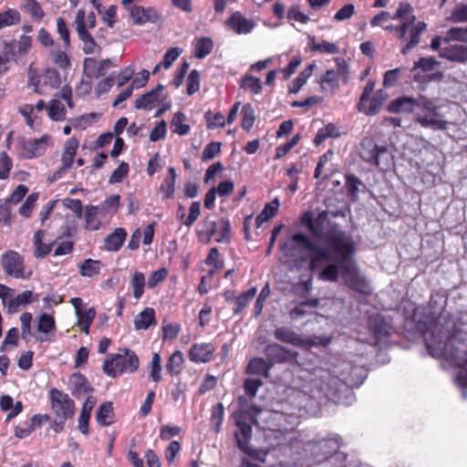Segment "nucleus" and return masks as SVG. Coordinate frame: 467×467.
Listing matches in <instances>:
<instances>
[{
	"mask_svg": "<svg viewBox=\"0 0 467 467\" xmlns=\"http://www.w3.org/2000/svg\"><path fill=\"white\" fill-rule=\"evenodd\" d=\"M390 326L381 316H376L369 320V329L377 337H385L390 333Z\"/></svg>",
	"mask_w": 467,
	"mask_h": 467,
	"instance_id": "58836bf2",
	"label": "nucleus"
},
{
	"mask_svg": "<svg viewBox=\"0 0 467 467\" xmlns=\"http://www.w3.org/2000/svg\"><path fill=\"white\" fill-rule=\"evenodd\" d=\"M2 265L6 275L15 278H27L24 274V259L14 250H8L2 255Z\"/></svg>",
	"mask_w": 467,
	"mask_h": 467,
	"instance_id": "4468645a",
	"label": "nucleus"
},
{
	"mask_svg": "<svg viewBox=\"0 0 467 467\" xmlns=\"http://www.w3.org/2000/svg\"><path fill=\"white\" fill-rule=\"evenodd\" d=\"M114 83L115 78L112 75H109V77L101 79L95 88V93L97 97H100L101 95L109 92L113 87Z\"/></svg>",
	"mask_w": 467,
	"mask_h": 467,
	"instance_id": "e2e57ef3",
	"label": "nucleus"
},
{
	"mask_svg": "<svg viewBox=\"0 0 467 467\" xmlns=\"http://www.w3.org/2000/svg\"><path fill=\"white\" fill-rule=\"evenodd\" d=\"M95 404L96 399L89 396L83 403L80 415L78 417V429L85 435L88 433V422Z\"/></svg>",
	"mask_w": 467,
	"mask_h": 467,
	"instance_id": "c85d7f7f",
	"label": "nucleus"
},
{
	"mask_svg": "<svg viewBox=\"0 0 467 467\" xmlns=\"http://www.w3.org/2000/svg\"><path fill=\"white\" fill-rule=\"evenodd\" d=\"M418 109H422L433 117H440L438 110L445 106V101L440 99H429L423 95H419L416 98Z\"/></svg>",
	"mask_w": 467,
	"mask_h": 467,
	"instance_id": "cd10ccee",
	"label": "nucleus"
},
{
	"mask_svg": "<svg viewBox=\"0 0 467 467\" xmlns=\"http://www.w3.org/2000/svg\"><path fill=\"white\" fill-rule=\"evenodd\" d=\"M100 268V261L86 259L80 265L79 273L82 276L91 277L93 275H99Z\"/></svg>",
	"mask_w": 467,
	"mask_h": 467,
	"instance_id": "8fccbe9b",
	"label": "nucleus"
},
{
	"mask_svg": "<svg viewBox=\"0 0 467 467\" xmlns=\"http://www.w3.org/2000/svg\"><path fill=\"white\" fill-rule=\"evenodd\" d=\"M137 109H155L154 117L166 113L171 107V99L165 87L161 84L151 90L140 95L134 101Z\"/></svg>",
	"mask_w": 467,
	"mask_h": 467,
	"instance_id": "423d86ee",
	"label": "nucleus"
},
{
	"mask_svg": "<svg viewBox=\"0 0 467 467\" xmlns=\"http://www.w3.org/2000/svg\"><path fill=\"white\" fill-rule=\"evenodd\" d=\"M308 46L311 51L318 52L321 54H337L338 53V47L336 44L330 43L328 41L323 40L320 43H317L315 41V36H308Z\"/></svg>",
	"mask_w": 467,
	"mask_h": 467,
	"instance_id": "4c0bfd02",
	"label": "nucleus"
},
{
	"mask_svg": "<svg viewBox=\"0 0 467 467\" xmlns=\"http://www.w3.org/2000/svg\"><path fill=\"white\" fill-rule=\"evenodd\" d=\"M38 300V295L30 290H26L11 299L7 304V312L15 314L19 311L21 306H25L32 302Z\"/></svg>",
	"mask_w": 467,
	"mask_h": 467,
	"instance_id": "5701e85b",
	"label": "nucleus"
},
{
	"mask_svg": "<svg viewBox=\"0 0 467 467\" xmlns=\"http://www.w3.org/2000/svg\"><path fill=\"white\" fill-rule=\"evenodd\" d=\"M130 285L132 287L133 297L140 299L144 293L145 286V275L141 272H135L131 280Z\"/></svg>",
	"mask_w": 467,
	"mask_h": 467,
	"instance_id": "3c124183",
	"label": "nucleus"
},
{
	"mask_svg": "<svg viewBox=\"0 0 467 467\" xmlns=\"http://www.w3.org/2000/svg\"><path fill=\"white\" fill-rule=\"evenodd\" d=\"M221 142L213 141L208 143L203 150L202 155V161H207L209 160L213 159L221 152Z\"/></svg>",
	"mask_w": 467,
	"mask_h": 467,
	"instance_id": "052dcab7",
	"label": "nucleus"
},
{
	"mask_svg": "<svg viewBox=\"0 0 467 467\" xmlns=\"http://www.w3.org/2000/svg\"><path fill=\"white\" fill-rule=\"evenodd\" d=\"M313 66L310 65L306 68H305L299 75L292 81L289 86L290 93H297L300 88L306 83L307 79L312 74Z\"/></svg>",
	"mask_w": 467,
	"mask_h": 467,
	"instance_id": "603ef678",
	"label": "nucleus"
},
{
	"mask_svg": "<svg viewBox=\"0 0 467 467\" xmlns=\"http://www.w3.org/2000/svg\"><path fill=\"white\" fill-rule=\"evenodd\" d=\"M445 43L451 41L467 42V26L466 27H451L446 32L443 38Z\"/></svg>",
	"mask_w": 467,
	"mask_h": 467,
	"instance_id": "864d4df0",
	"label": "nucleus"
},
{
	"mask_svg": "<svg viewBox=\"0 0 467 467\" xmlns=\"http://www.w3.org/2000/svg\"><path fill=\"white\" fill-rule=\"evenodd\" d=\"M420 125L425 128H431L432 130H446L449 124L442 119H417Z\"/></svg>",
	"mask_w": 467,
	"mask_h": 467,
	"instance_id": "680f3d73",
	"label": "nucleus"
},
{
	"mask_svg": "<svg viewBox=\"0 0 467 467\" xmlns=\"http://www.w3.org/2000/svg\"><path fill=\"white\" fill-rule=\"evenodd\" d=\"M51 408L56 416L62 420L71 419L75 414V403L72 399L57 389H52L49 391Z\"/></svg>",
	"mask_w": 467,
	"mask_h": 467,
	"instance_id": "9d476101",
	"label": "nucleus"
},
{
	"mask_svg": "<svg viewBox=\"0 0 467 467\" xmlns=\"http://www.w3.org/2000/svg\"><path fill=\"white\" fill-rule=\"evenodd\" d=\"M262 385L263 381L260 379H246L244 383L245 395L254 398Z\"/></svg>",
	"mask_w": 467,
	"mask_h": 467,
	"instance_id": "0e129e2a",
	"label": "nucleus"
},
{
	"mask_svg": "<svg viewBox=\"0 0 467 467\" xmlns=\"http://www.w3.org/2000/svg\"><path fill=\"white\" fill-rule=\"evenodd\" d=\"M150 377L156 383L161 380V358L159 353H153L152 355Z\"/></svg>",
	"mask_w": 467,
	"mask_h": 467,
	"instance_id": "5fc2aeb1",
	"label": "nucleus"
},
{
	"mask_svg": "<svg viewBox=\"0 0 467 467\" xmlns=\"http://www.w3.org/2000/svg\"><path fill=\"white\" fill-rule=\"evenodd\" d=\"M213 41L208 36L198 38L194 45V56L202 59L213 52Z\"/></svg>",
	"mask_w": 467,
	"mask_h": 467,
	"instance_id": "ea45409f",
	"label": "nucleus"
},
{
	"mask_svg": "<svg viewBox=\"0 0 467 467\" xmlns=\"http://www.w3.org/2000/svg\"><path fill=\"white\" fill-rule=\"evenodd\" d=\"M50 137L44 135L39 139L29 140L25 142L24 148L29 153V157H39L44 154Z\"/></svg>",
	"mask_w": 467,
	"mask_h": 467,
	"instance_id": "7c9ffc66",
	"label": "nucleus"
},
{
	"mask_svg": "<svg viewBox=\"0 0 467 467\" xmlns=\"http://www.w3.org/2000/svg\"><path fill=\"white\" fill-rule=\"evenodd\" d=\"M38 199V193L33 192L26 199L25 202L22 204V206L19 208V213L25 217H29L32 209L36 203V202Z\"/></svg>",
	"mask_w": 467,
	"mask_h": 467,
	"instance_id": "338daca9",
	"label": "nucleus"
},
{
	"mask_svg": "<svg viewBox=\"0 0 467 467\" xmlns=\"http://www.w3.org/2000/svg\"><path fill=\"white\" fill-rule=\"evenodd\" d=\"M367 375V369L363 366L349 360H341L312 381V396L320 401L326 400L334 403H345L351 398L352 389L359 387Z\"/></svg>",
	"mask_w": 467,
	"mask_h": 467,
	"instance_id": "f03ea898",
	"label": "nucleus"
},
{
	"mask_svg": "<svg viewBox=\"0 0 467 467\" xmlns=\"http://www.w3.org/2000/svg\"><path fill=\"white\" fill-rule=\"evenodd\" d=\"M226 26L237 35H246L252 32L255 23L245 18L241 12H234L225 22Z\"/></svg>",
	"mask_w": 467,
	"mask_h": 467,
	"instance_id": "f3484780",
	"label": "nucleus"
},
{
	"mask_svg": "<svg viewBox=\"0 0 467 467\" xmlns=\"http://www.w3.org/2000/svg\"><path fill=\"white\" fill-rule=\"evenodd\" d=\"M21 15L18 10L7 8L4 12H0V29L19 24Z\"/></svg>",
	"mask_w": 467,
	"mask_h": 467,
	"instance_id": "79ce46f5",
	"label": "nucleus"
},
{
	"mask_svg": "<svg viewBox=\"0 0 467 467\" xmlns=\"http://www.w3.org/2000/svg\"><path fill=\"white\" fill-rule=\"evenodd\" d=\"M362 98L359 99V102L358 104V109L359 112L364 113L366 115H376L379 112L381 106L376 100H374V97H366V100L363 101Z\"/></svg>",
	"mask_w": 467,
	"mask_h": 467,
	"instance_id": "c03bdc74",
	"label": "nucleus"
},
{
	"mask_svg": "<svg viewBox=\"0 0 467 467\" xmlns=\"http://www.w3.org/2000/svg\"><path fill=\"white\" fill-rule=\"evenodd\" d=\"M98 206L87 205L85 212L86 228L95 231L100 226V222L98 218Z\"/></svg>",
	"mask_w": 467,
	"mask_h": 467,
	"instance_id": "09e8293b",
	"label": "nucleus"
},
{
	"mask_svg": "<svg viewBox=\"0 0 467 467\" xmlns=\"http://www.w3.org/2000/svg\"><path fill=\"white\" fill-rule=\"evenodd\" d=\"M156 323L153 308L147 307L135 317L134 327L136 330H146Z\"/></svg>",
	"mask_w": 467,
	"mask_h": 467,
	"instance_id": "2f4dec72",
	"label": "nucleus"
},
{
	"mask_svg": "<svg viewBox=\"0 0 467 467\" xmlns=\"http://www.w3.org/2000/svg\"><path fill=\"white\" fill-rule=\"evenodd\" d=\"M117 67V64L109 58L96 60L93 57H86L84 59V72L88 78H99L104 76L111 67Z\"/></svg>",
	"mask_w": 467,
	"mask_h": 467,
	"instance_id": "dca6fc26",
	"label": "nucleus"
},
{
	"mask_svg": "<svg viewBox=\"0 0 467 467\" xmlns=\"http://www.w3.org/2000/svg\"><path fill=\"white\" fill-rule=\"evenodd\" d=\"M200 88V73L197 69L190 72L187 78L186 92L189 96L196 93Z\"/></svg>",
	"mask_w": 467,
	"mask_h": 467,
	"instance_id": "13d9d810",
	"label": "nucleus"
},
{
	"mask_svg": "<svg viewBox=\"0 0 467 467\" xmlns=\"http://www.w3.org/2000/svg\"><path fill=\"white\" fill-rule=\"evenodd\" d=\"M216 232V222L213 220L210 215H207L202 220L201 228L197 230V236L200 242L208 244Z\"/></svg>",
	"mask_w": 467,
	"mask_h": 467,
	"instance_id": "c756f323",
	"label": "nucleus"
},
{
	"mask_svg": "<svg viewBox=\"0 0 467 467\" xmlns=\"http://www.w3.org/2000/svg\"><path fill=\"white\" fill-rule=\"evenodd\" d=\"M176 178V170L173 167H169L168 174L160 187V191L163 193V199H170L172 197L175 192Z\"/></svg>",
	"mask_w": 467,
	"mask_h": 467,
	"instance_id": "c9c22d12",
	"label": "nucleus"
},
{
	"mask_svg": "<svg viewBox=\"0 0 467 467\" xmlns=\"http://www.w3.org/2000/svg\"><path fill=\"white\" fill-rule=\"evenodd\" d=\"M61 84L60 74L55 68H47L41 75L33 69H28V86L39 94H46L51 89L58 88Z\"/></svg>",
	"mask_w": 467,
	"mask_h": 467,
	"instance_id": "6e6552de",
	"label": "nucleus"
},
{
	"mask_svg": "<svg viewBox=\"0 0 467 467\" xmlns=\"http://www.w3.org/2000/svg\"><path fill=\"white\" fill-rule=\"evenodd\" d=\"M440 56L450 61L464 63L467 61V47L451 45L441 49Z\"/></svg>",
	"mask_w": 467,
	"mask_h": 467,
	"instance_id": "393cba45",
	"label": "nucleus"
},
{
	"mask_svg": "<svg viewBox=\"0 0 467 467\" xmlns=\"http://www.w3.org/2000/svg\"><path fill=\"white\" fill-rule=\"evenodd\" d=\"M320 84L324 90H334L339 85L338 73L333 69L327 70L321 78Z\"/></svg>",
	"mask_w": 467,
	"mask_h": 467,
	"instance_id": "de8ad7c7",
	"label": "nucleus"
},
{
	"mask_svg": "<svg viewBox=\"0 0 467 467\" xmlns=\"http://www.w3.org/2000/svg\"><path fill=\"white\" fill-rule=\"evenodd\" d=\"M359 156L370 165L379 167L383 164L387 168L390 154L386 146H379L373 139L366 137L360 142Z\"/></svg>",
	"mask_w": 467,
	"mask_h": 467,
	"instance_id": "1a4fd4ad",
	"label": "nucleus"
},
{
	"mask_svg": "<svg viewBox=\"0 0 467 467\" xmlns=\"http://www.w3.org/2000/svg\"><path fill=\"white\" fill-rule=\"evenodd\" d=\"M69 389L71 394L76 398L94 391L93 387L89 384L87 378L79 372L71 375L69 379Z\"/></svg>",
	"mask_w": 467,
	"mask_h": 467,
	"instance_id": "4be33fe9",
	"label": "nucleus"
},
{
	"mask_svg": "<svg viewBox=\"0 0 467 467\" xmlns=\"http://www.w3.org/2000/svg\"><path fill=\"white\" fill-rule=\"evenodd\" d=\"M127 232L124 228H116L104 241V247L107 251H119L126 239Z\"/></svg>",
	"mask_w": 467,
	"mask_h": 467,
	"instance_id": "bb28decb",
	"label": "nucleus"
},
{
	"mask_svg": "<svg viewBox=\"0 0 467 467\" xmlns=\"http://www.w3.org/2000/svg\"><path fill=\"white\" fill-rule=\"evenodd\" d=\"M168 275V270L166 268H161L154 271L148 279V286L154 288L159 284L163 282Z\"/></svg>",
	"mask_w": 467,
	"mask_h": 467,
	"instance_id": "774afa93",
	"label": "nucleus"
},
{
	"mask_svg": "<svg viewBox=\"0 0 467 467\" xmlns=\"http://www.w3.org/2000/svg\"><path fill=\"white\" fill-rule=\"evenodd\" d=\"M253 399L247 395L240 396L237 400L238 410L234 414H240V417H249L252 422L257 423L256 417L262 410L253 403Z\"/></svg>",
	"mask_w": 467,
	"mask_h": 467,
	"instance_id": "6ab92c4d",
	"label": "nucleus"
},
{
	"mask_svg": "<svg viewBox=\"0 0 467 467\" xmlns=\"http://www.w3.org/2000/svg\"><path fill=\"white\" fill-rule=\"evenodd\" d=\"M21 8L29 14L34 22H40L45 16V11L36 0H23Z\"/></svg>",
	"mask_w": 467,
	"mask_h": 467,
	"instance_id": "f704fd0d",
	"label": "nucleus"
},
{
	"mask_svg": "<svg viewBox=\"0 0 467 467\" xmlns=\"http://www.w3.org/2000/svg\"><path fill=\"white\" fill-rule=\"evenodd\" d=\"M359 186H364L360 179L354 174H346L345 176V188L349 200L352 202L358 201Z\"/></svg>",
	"mask_w": 467,
	"mask_h": 467,
	"instance_id": "473e14b6",
	"label": "nucleus"
},
{
	"mask_svg": "<svg viewBox=\"0 0 467 467\" xmlns=\"http://www.w3.org/2000/svg\"><path fill=\"white\" fill-rule=\"evenodd\" d=\"M341 134L339 128L332 123L327 124L326 127L318 130L316 137L314 138L315 145L322 144L327 138H337Z\"/></svg>",
	"mask_w": 467,
	"mask_h": 467,
	"instance_id": "a19ab883",
	"label": "nucleus"
},
{
	"mask_svg": "<svg viewBox=\"0 0 467 467\" xmlns=\"http://www.w3.org/2000/svg\"><path fill=\"white\" fill-rule=\"evenodd\" d=\"M327 218V210L320 212L317 217L311 211L305 212L299 218L300 223L317 241L323 240L324 244L315 242L304 233H295L282 244L283 254L293 258L296 264L307 262L308 270L317 272L319 280L337 283L340 276L350 289L368 294V284L353 258L356 243L352 235L337 227L324 234Z\"/></svg>",
	"mask_w": 467,
	"mask_h": 467,
	"instance_id": "f257e3e1",
	"label": "nucleus"
},
{
	"mask_svg": "<svg viewBox=\"0 0 467 467\" xmlns=\"http://www.w3.org/2000/svg\"><path fill=\"white\" fill-rule=\"evenodd\" d=\"M341 445V437L338 434L333 433L325 439L306 442L305 451L310 454L314 463H321L337 452Z\"/></svg>",
	"mask_w": 467,
	"mask_h": 467,
	"instance_id": "0eeeda50",
	"label": "nucleus"
},
{
	"mask_svg": "<svg viewBox=\"0 0 467 467\" xmlns=\"http://www.w3.org/2000/svg\"><path fill=\"white\" fill-rule=\"evenodd\" d=\"M113 404L110 401H106L99 407L96 413V420L101 426H109L113 422Z\"/></svg>",
	"mask_w": 467,
	"mask_h": 467,
	"instance_id": "72a5a7b5",
	"label": "nucleus"
},
{
	"mask_svg": "<svg viewBox=\"0 0 467 467\" xmlns=\"http://www.w3.org/2000/svg\"><path fill=\"white\" fill-rule=\"evenodd\" d=\"M43 237H44V231H42V230L36 231L34 234V245H35L34 255L36 258H44L51 252L52 244H43V242H42Z\"/></svg>",
	"mask_w": 467,
	"mask_h": 467,
	"instance_id": "37998d69",
	"label": "nucleus"
},
{
	"mask_svg": "<svg viewBox=\"0 0 467 467\" xmlns=\"http://www.w3.org/2000/svg\"><path fill=\"white\" fill-rule=\"evenodd\" d=\"M280 202L278 198H275L271 202L266 203L263 211L255 219L256 226L260 227L264 223L269 221L276 215Z\"/></svg>",
	"mask_w": 467,
	"mask_h": 467,
	"instance_id": "e433bc0d",
	"label": "nucleus"
},
{
	"mask_svg": "<svg viewBox=\"0 0 467 467\" xmlns=\"http://www.w3.org/2000/svg\"><path fill=\"white\" fill-rule=\"evenodd\" d=\"M183 363V356L180 350L175 351L169 358L166 364V370L171 376L180 374L182 365Z\"/></svg>",
	"mask_w": 467,
	"mask_h": 467,
	"instance_id": "49530a36",
	"label": "nucleus"
},
{
	"mask_svg": "<svg viewBox=\"0 0 467 467\" xmlns=\"http://www.w3.org/2000/svg\"><path fill=\"white\" fill-rule=\"evenodd\" d=\"M76 31L78 38L83 43L82 50L87 55H92L100 51V47L97 44L92 35L87 29L85 23V11L79 9L77 12L76 19Z\"/></svg>",
	"mask_w": 467,
	"mask_h": 467,
	"instance_id": "9b49d317",
	"label": "nucleus"
},
{
	"mask_svg": "<svg viewBox=\"0 0 467 467\" xmlns=\"http://www.w3.org/2000/svg\"><path fill=\"white\" fill-rule=\"evenodd\" d=\"M272 368L266 358L256 357L249 361L246 367V373L269 378Z\"/></svg>",
	"mask_w": 467,
	"mask_h": 467,
	"instance_id": "a878e982",
	"label": "nucleus"
},
{
	"mask_svg": "<svg viewBox=\"0 0 467 467\" xmlns=\"http://www.w3.org/2000/svg\"><path fill=\"white\" fill-rule=\"evenodd\" d=\"M214 352V348L211 343L193 344L189 351V358L195 363L209 362Z\"/></svg>",
	"mask_w": 467,
	"mask_h": 467,
	"instance_id": "412c9836",
	"label": "nucleus"
},
{
	"mask_svg": "<svg viewBox=\"0 0 467 467\" xmlns=\"http://www.w3.org/2000/svg\"><path fill=\"white\" fill-rule=\"evenodd\" d=\"M56 329L55 319L48 314H42L38 318L37 330L47 334Z\"/></svg>",
	"mask_w": 467,
	"mask_h": 467,
	"instance_id": "4d7b16f0",
	"label": "nucleus"
},
{
	"mask_svg": "<svg viewBox=\"0 0 467 467\" xmlns=\"http://www.w3.org/2000/svg\"><path fill=\"white\" fill-rule=\"evenodd\" d=\"M130 171V166L127 162L121 161L118 168H116L113 172L111 173L109 183V184H115L121 182L123 179L128 175Z\"/></svg>",
	"mask_w": 467,
	"mask_h": 467,
	"instance_id": "6e6d98bb",
	"label": "nucleus"
},
{
	"mask_svg": "<svg viewBox=\"0 0 467 467\" xmlns=\"http://www.w3.org/2000/svg\"><path fill=\"white\" fill-rule=\"evenodd\" d=\"M140 365L138 356L129 348H120L117 354H109L105 359L102 370L111 378H116L122 373H133Z\"/></svg>",
	"mask_w": 467,
	"mask_h": 467,
	"instance_id": "39448f33",
	"label": "nucleus"
},
{
	"mask_svg": "<svg viewBox=\"0 0 467 467\" xmlns=\"http://www.w3.org/2000/svg\"><path fill=\"white\" fill-rule=\"evenodd\" d=\"M425 343L432 357L443 358L462 368L456 380L467 387V332L456 329L451 333V327L447 326L443 333L425 336Z\"/></svg>",
	"mask_w": 467,
	"mask_h": 467,
	"instance_id": "7ed1b4c3",
	"label": "nucleus"
},
{
	"mask_svg": "<svg viewBox=\"0 0 467 467\" xmlns=\"http://www.w3.org/2000/svg\"><path fill=\"white\" fill-rule=\"evenodd\" d=\"M404 20L402 25H407V31L410 29V40L407 41L405 46L400 49L402 55H406L420 43V36L427 28V24L423 21L415 23L416 16L412 13Z\"/></svg>",
	"mask_w": 467,
	"mask_h": 467,
	"instance_id": "ddd939ff",
	"label": "nucleus"
},
{
	"mask_svg": "<svg viewBox=\"0 0 467 467\" xmlns=\"http://www.w3.org/2000/svg\"><path fill=\"white\" fill-rule=\"evenodd\" d=\"M241 88L249 90L252 94H259L262 90V81L259 78L245 75L240 82Z\"/></svg>",
	"mask_w": 467,
	"mask_h": 467,
	"instance_id": "a18cd8bd",
	"label": "nucleus"
},
{
	"mask_svg": "<svg viewBox=\"0 0 467 467\" xmlns=\"http://www.w3.org/2000/svg\"><path fill=\"white\" fill-rule=\"evenodd\" d=\"M240 414H234L238 431L235 432V439L238 447L245 451L246 444L251 439L252 426L246 421L249 417H240Z\"/></svg>",
	"mask_w": 467,
	"mask_h": 467,
	"instance_id": "aec40b11",
	"label": "nucleus"
},
{
	"mask_svg": "<svg viewBox=\"0 0 467 467\" xmlns=\"http://www.w3.org/2000/svg\"><path fill=\"white\" fill-rule=\"evenodd\" d=\"M264 354L265 358L270 363V366L274 367L276 364L285 363L291 358H294L296 353L285 347H283L277 343H271L265 347Z\"/></svg>",
	"mask_w": 467,
	"mask_h": 467,
	"instance_id": "2eb2a0df",
	"label": "nucleus"
},
{
	"mask_svg": "<svg viewBox=\"0 0 467 467\" xmlns=\"http://www.w3.org/2000/svg\"><path fill=\"white\" fill-rule=\"evenodd\" d=\"M274 337L278 341L286 344H291L296 347H303L305 343L304 338H302L291 328L285 327H277L274 331Z\"/></svg>",
	"mask_w": 467,
	"mask_h": 467,
	"instance_id": "b1692460",
	"label": "nucleus"
},
{
	"mask_svg": "<svg viewBox=\"0 0 467 467\" xmlns=\"http://www.w3.org/2000/svg\"><path fill=\"white\" fill-rule=\"evenodd\" d=\"M418 109L416 99L406 95L392 99L387 106V110L392 114H410Z\"/></svg>",
	"mask_w": 467,
	"mask_h": 467,
	"instance_id": "a211bd4d",
	"label": "nucleus"
},
{
	"mask_svg": "<svg viewBox=\"0 0 467 467\" xmlns=\"http://www.w3.org/2000/svg\"><path fill=\"white\" fill-rule=\"evenodd\" d=\"M403 71L401 67H396L394 69L388 70L384 73L383 86L385 88H390L396 84L400 73Z\"/></svg>",
	"mask_w": 467,
	"mask_h": 467,
	"instance_id": "69168bd1",
	"label": "nucleus"
},
{
	"mask_svg": "<svg viewBox=\"0 0 467 467\" xmlns=\"http://www.w3.org/2000/svg\"><path fill=\"white\" fill-rule=\"evenodd\" d=\"M447 298L441 293L431 294L428 304V315L417 323V329L425 336L433 333H443L446 329L441 322V314L446 306Z\"/></svg>",
	"mask_w": 467,
	"mask_h": 467,
	"instance_id": "20e7f679",
	"label": "nucleus"
},
{
	"mask_svg": "<svg viewBox=\"0 0 467 467\" xmlns=\"http://www.w3.org/2000/svg\"><path fill=\"white\" fill-rule=\"evenodd\" d=\"M126 10L129 11L132 24L135 26H142L146 23L161 24L162 22L161 14L152 6L132 5Z\"/></svg>",
	"mask_w": 467,
	"mask_h": 467,
	"instance_id": "f8f14e48",
	"label": "nucleus"
},
{
	"mask_svg": "<svg viewBox=\"0 0 467 467\" xmlns=\"http://www.w3.org/2000/svg\"><path fill=\"white\" fill-rule=\"evenodd\" d=\"M21 321V337L26 342H28L31 339V321L32 315L28 312H25L20 316Z\"/></svg>",
	"mask_w": 467,
	"mask_h": 467,
	"instance_id": "bf43d9fd",
	"label": "nucleus"
}]
</instances>
